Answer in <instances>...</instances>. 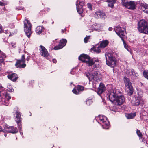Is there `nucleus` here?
Listing matches in <instances>:
<instances>
[{
  "instance_id": "nucleus-1",
  "label": "nucleus",
  "mask_w": 148,
  "mask_h": 148,
  "mask_svg": "<svg viewBox=\"0 0 148 148\" xmlns=\"http://www.w3.org/2000/svg\"><path fill=\"white\" fill-rule=\"evenodd\" d=\"M121 94V92L118 90H112L108 95L109 99L115 105H121L125 101V97Z\"/></svg>"
},
{
  "instance_id": "nucleus-2",
  "label": "nucleus",
  "mask_w": 148,
  "mask_h": 148,
  "mask_svg": "<svg viewBox=\"0 0 148 148\" xmlns=\"http://www.w3.org/2000/svg\"><path fill=\"white\" fill-rule=\"evenodd\" d=\"M79 60L82 62L87 64L89 66H92L93 65L94 68H97V65L95 64L93 59L87 54H82L80 55L78 58Z\"/></svg>"
},
{
  "instance_id": "nucleus-3",
  "label": "nucleus",
  "mask_w": 148,
  "mask_h": 148,
  "mask_svg": "<svg viewBox=\"0 0 148 148\" xmlns=\"http://www.w3.org/2000/svg\"><path fill=\"white\" fill-rule=\"evenodd\" d=\"M137 28L140 33L148 34V23L145 20L139 21L138 22Z\"/></svg>"
},
{
  "instance_id": "nucleus-4",
  "label": "nucleus",
  "mask_w": 148,
  "mask_h": 148,
  "mask_svg": "<svg viewBox=\"0 0 148 148\" xmlns=\"http://www.w3.org/2000/svg\"><path fill=\"white\" fill-rule=\"evenodd\" d=\"M106 64L108 66L114 68L116 66V58L111 53L105 54Z\"/></svg>"
},
{
  "instance_id": "nucleus-5",
  "label": "nucleus",
  "mask_w": 148,
  "mask_h": 148,
  "mask_svg": "<svg viewBox=\"0 0 148 148\" xmlns=\"http://www.w3.org/2000/svg\"><path fill=\"white\" fill-rule=\"evenodd\" d=\"M123 81L127 91V94L129 96L132 95L133 94L134 90L130 80L126 77H124Z\"/></svg>"
},
{
  "instance_id": "nucleus-6",
  "label": "nucleus",
  "mask_w": 148,
  "mask_h": 148,
  "mask_svg": "<svg viewBox=\"0 0 148 148\" xmlns=\"http://www.w3.org/2000/svg\"><path fill=\"white\" fill-rule=\"evenodd\" d=\"M114 30L117 35L121 38L123 42L124 47L127 49V45L126 44L123 39V37L125 36L124 33L125 30V28L120 26H117L114 28Z\"/></svg>"
},
{
  "instance_id": "nucleus-7",
  "label": "nucleus",
  "mask_w": 148,
  "mask_h": 148,
  "mask_svg": "<svg viewBox=\"0 0 148 148\" xmlns=\"http://www.w3.org/2000/svg\"><path fill=\"white\" fill-rule=\"evenodd\" d=\"M100 120L103 127L106 129H108L110 126V123L107 117L103 115H99L97 118Z\"/></svg>"
},
{
  "instance_id": "nucleus-8",
  "label": "nucleus",
  "mask_w": 148,
  "mask_h": 148,
  "mask_svg": "<svg viewBox=\"0 0 148 148\" xmlns=\"http://www.w3.org/2000/svg\"><path fill=\"white\" fill-rule=\"evenodd\" d=\"M24 23V30L27 36L29 38L32 34V25L30 22L27 19H26Z\"/></svg>"
},
{
  "instance_id": "nucleus-9",
  "label": "nucleus",
  "mask_w": 148,
  "mask_h": 148,
  "mask_svg": "<svg viewBox=\"0 0 148 148\" xmlns=\"http://www.w3.org/2000/svg\"><path fill=\"white\" fill-rule=\"evenodd\" d=\"M25 62V55H23L22 56L21 59L17 60L15 65L16 68H24L26 66Z\"/></svg>"
},
{
  "instance_id": "nucleus-10",
  "label": "nucleus",
  "mask_w": 148,
  "mask_h": 148,
  "mask_svg": "<svg viewBox=\"0 0 148 148\" xmlns=\"http://www.w3.org/2000/svg\"><path fill=\"white\" fill-rule=\"evenodd\" d=\"M126 0H122L121 4L123 6L130 9L134 10L136 9V4L135 2L133 1H127Z\"/></svg>"
},
{
  "instance_id": "nucleus-11",
  "label": "nucleus",
  "mask_w": 148,
  "mask_h": 148,
  "mask_svg": "<svg viewBox=\"0 0 148 148\" xmlns=\"http://www.w3.org/2000/svg\"><path fill=\"white\" fill-rule=\"evenodd\" d=\"M138 96L135 98L134 100H133L131 103L133 106H138L140 105L142 106L144 104V102L142 98V96L140 95L138 93Z\"/></svg>"
},
{
  "instance_id": "nucleus-12",
  "label": "nucleus",
  "mask_w": 148,
  "mask_h": 148,
  "mask_svg": "<svg viewBox=\"0 0 148 148\" xmlns=\"http://www.w3.org/2000/svg\"><path fill=\"white\" fill-rule=\"evenodd\" d=\"M86 77L88 78L90 81H98L99 80L100 77L97 71L94 72L92 74H89V75H86Z\"/></svg>"
},
{
  "instance_id": "nucleus-13",
  "label": "nucleus",
  "mask_w": 148,
  "mask_h": 148,
  "mask_svg": "<svg viewBox=\"0 0 148 148\" xmlns=\"http://www.w3.org/2000/svg\"><path fill=\"white\" fill-rule=\"evenodd\" d=\"M94 16L97 19H101L105 20L107 18L105 12L102 10H98L95 12Z\"/></svg>"
},
{
  "instance_id": "nucleus-14",
  "label": "nucleus",
  "mask_w": 148,
  "mask_h": 148,
  "mask_svg": "<svg viewBox=\"0 0 148 148\" xmlns=\"http://www.w3.org/2000/svg\"><path fill=\"white\" fill-rule=\"evenodd\" d=\"M15 114H16V121L18 125V127L20 129H21L22 128V126L21 123L22 120L21 117V114L18 110H16Z\"/></svg>"
},
{
  "instance_id": "nucleus-15",
  "label": "nucleus",
  "mask_w": 148,
  "mask_h": 148,
  "mask_svg": "<svg viewBox=\"0 0 148 148\" xmlns=\"http://www.w3.org/2000/svg\"><path fill=\"white\" fill-rule=\"evenodd\" d=\"M67 42V40L65 39L61 40L58 45L54 47V49L55 50H58L62 49L66 45Z\"/></svg>"
},
{
  "instance_id": "nucleus-16",
  "label": "nucleus",
  "mask_w": 148,
  "mask_h": 148,
  "mask_svg": "<svg viewBox=\"0 0 148 148\" xmlns=\"http://www.w3.org/2000/svg\"><path fill=\"white\" fill-rule=\"evenodd\" d=\"M40 48L39 50L41 55L46 58L48 57L49 53L45 48L42 45H40Z\"/></svg>"
},
{
  "instance_id": "nucleus-17",
  "label": "nucleus",
  "mask_w": 148,
  "mask_h": 148,
  "mask_svg": "<svg viewBox=\"0 0 148 148\" xmlns=\"http://www.w3.org/2000/svg\"><path fill=\"white\" fill-rule=\"evenodd\" d=\"M106 90V87L103 83H101L99 86V87L97 89V92L99 95L100 96L101 94L105 91Z\"/></svg>"
},
{
  "instance_id": "nucleus-18",
  "label": "nucleus",
  "mask_w": 148,
  "mask_h": 148,
  "mask_svg": "<svg viewBox=\"0 0 148 148\" xmlns=\"http://www.w3.org/2000/svg\"><path fill=\"white\" fill-rule=\"evenodd\" d=\"M84 90V87L79 85L77 86L76 88H74L72 90V92L76 95H78L81 94V92Z\"/></svg>"
},
{
  "instance_id": "nucleus-19",
  "label": "nucleus",
  "mask_w": 148,
  "mask_h": 148,
  "mask_svg": "<svg viewBox=\"0 0 148 148\" xmlns=\"http://www.w3.org/2000/svg\"><path fill=\"white\" fill-rule=\"evenodd\" d=\"M7 77L10 80L14 82H15L18 78L17 75L14 73L8 74L7 75Z\"/></svg>"
},
{
  "instance_id": "nucleus-20",
  "label": "nucleus",
  "mask_w": 148,
  "mask_h": 148,
  "mask_svg": "<svg viewBox=\"0 0 148 148\" xmlns=\"http://www.w3.org/2000/svg\"><path fill=\"white\" fill-rule=\"evenodd\" d=\"M6 129V131L8 133L15 134L18 132V130L17 128L13 126L7 127Z\"/></svg>"
},
{
  "instance_id": "nucleus-21",
  "label": "nucleus",
  "mask_w": 148,
  "mask_h": 148,
  "mask_svg": "<svg viewBox=\"0 0 148 148\" xmlns=\"http://www.w3.org/2000/svg\"><path fill=\"white\" fill-rule=\"evenodd\" d=\"M101 48L100 46L98 47H93L90 49V51L91 52L93 51L94 52L96 53H99L101 52V49H100Z\"/></svg>"
},
{
  "instance_id": "nucleus-22",
  "label": "nucleus",
  "mask_w": 148,
  "mask_h": 148,
  "mask_svg": "<svg viewBox=\"0 0 148 148\" xmlns=\"http://www.w3.org/2000/svg\"><path fill=\"white\" fill-rule=\"evenodd\" d=\"M44 28L42 26H38L36 29V32L38 34H40L44 31Z\"/></svg>"
},
{
  "instance_id": "nucleus-23",
  "label": "nucleus",
  "mask_w": 148,
  "mask_h": 148,
  "mask_svg": "<svg viewBox=\"0 0 148 148\" xmlns=\"http://www.w3.org/2000/svg\"><path fill=\"white\" fill-rule=\"evenodd\" d=\"M141 8L145 12L148 13V5L147 4H143L141 5Z\"/></svg>"
},
{
  "instance_id": "nucleus-24",
  "label": "nucleus",
  "mask_w": 148,
  "mask_h": 148,
  "mask_svg": "<svg viewBox=\"0 0 148 148\" xmlns=\"http://www.w3.org/2000/svg\"><path fill=\"white\" fill-rule=\"evenodd\" d=\"M109 43V42L108 40L102 41L100 44L99 46L101 48H105L107 47Z\"/></svg>"
},
{
  "instance_id": "nucleus-25",
  "label": "nucleus",
  "mask_w": 148,
  "mask_h": 148,
  "mask_svg": "<svg viewBox=\"0 0 148 148\" xmlns=\"http://www.w3.org/2000/svg\"><path fill=\"white\" fill-rule=\"evenodd\" d=\"M107 2L108 3V6L110 7L111 8H113L114 7V4L116 2H113V1L110 0H107Z\"/></svg>"
},
{
  "instance_id": "nucleus-26",
  "label": "nucleus",
  "mask_w": 148,
  "mask_h": 148,
  "mask_svg": "<svg viewBox=\"0 0 148 148\" xmlns=\"http://www.w3.org/2000/svg\"><path fill=\"white\" fill-rule=\"evenodd\" d=\"M76 5L77 6V10L78 13L79 14H82L83 12V10L82 7H80L79 5H77V3H76Z\"/></svg>"
},
{
  "instance_id": "nucleus-27",
  "label": "nucleus",
  "mask_w": 148,
  "mask_h": 148,
  "mask_svg": "<svg viewBox=\"0 0 148 148\" xmlns=\"http://www.w3.org/2000/svg\"><path fill=\"white\" fill-rule=\"evenodd\" d=\"M143 76L145 78L148 80V70H145L143 72Z\"/></svg>"
},
{
  "instance_id": "nucleus-28",
  "label": "nucleus",
  "mask_w": 148,
  "mask_h": 148,
  "mask_svg": "<svg viewBox=\"0 0 148 148\" xmlns=\"http://www.w3.org/2000/svg\"><path fill=\"white\" fill-rule=\"evenodd\" d=\"M136 115V114L135 113H131L127 114L126 115V117L127 119H132L134 118Z\"/></svg>"
},
{
  "instance_id": "nucleus-29",
  "label": "nucleus",
  "mask_w": 148,
  "mask_h": 148,
  "mask_svg": "<svg viewBox=\"0 0 148 148\" xmlns=\"http://www.w3.org/2000/svg\"><path fill=\"white\" fill-rule=\"evenodd\" d=\"M131 73L133 76L136 77H138L139 76L138 73L136 72L133 69H131Z\"/></svg>"
},
{
  "instance_id": "nucleus-30",
  "label": "nucleus",
  "mask_w": 148,
  "mask_h": 148,
  "mask_svg": "<svg viewBox=\"0 0 148 148\" xmlns=\"http://www.w3.org/2000/svg\"><path fill=\"white\" fill-rule=\"evenodd\" d=\"M92 103V100L91 99H88L87 100L86 103V104L88 105H90Z\"/></svg>"
},
{
  "instance_id": "nucleus-31",
  "label": "nucleus",
  "mask_w": 148,
  "mask_h": 148,
  "mask_svg": "<svg viewBox=\"0 0 148 148\" xmlns=\"http://www.w3.org/2000/svg\"><path fill=\"white\" fill-rule=\"evenodd\" d=\"M4 96L8 101H9L11 98V97L10 96V94L7 92L5 94Z\"/></svg>"
},
{
  "instance_id": "nucleus-32",
  "label": "nucleus",
  "mask_w": 148,
  "mask_h": 148,
  "mask_svg": "<svg viewBox=\"0 0 148 148\" xmlns=\"http://www.w3.org/2000/svg\"><path fill=\"white\" fill-rule=\"evenodd\" d=\"M136 133L137 135L140 138H142L143 135L142 134V133L141 132L140 130H139L138 129H137L136 131Z\"/></svg>"
},
{
  "instance_id": "nucleus-33",
  "label": "nucleus",
  "mask_w": 148,
  "mask_h": 148,
  "mask_svg": "<svg viewBox=\"0 0 148 148\" xmlns=\"http://www.w3.org/2000/svg\"><path fill=\"white\" fill-rule=\"evenodd\" d=\"M93 59L94 62H95V64H96L97 65V66H98L99 64L98 63L100 60L98 59V58H92Z\"/></svg>"
},
{
  "instance_id": "nucleus-34",
  "label": "nucleus",
  "mask_w": 148,
  "mask_h": 148,
  "mask_svg": "<svg viewBox=\"0 0 148 148\" xmlns=\"http://www.w3.org/2000/svg\"><path fill=\"white\" fill-rule=\"evenodd\" d=\"M90 36H87L84 39V42L85 43H87L89 40L90 38Z\"/></svg>"
},
{
  "instance_id": "nucleus-35",
  "label": "nucleus",
  "mask_w": 148,
  "mask_h": 148,
  "mask_svg": "<svg viewBox=\"0 0 148 148\" xmlns=\"http://www.w3.org/2000/svg\"><path fill=\"white\" fill-rule=\"evenodd\" d=\"M88 8L90 10H92V5L90 3H88L87 4Z\"/></svg>"
},
{
  "instance_id": "nucleus-36",
  "label": "nucleus",
  "mask_w": 148,
  "mask_h": 148,
  "mask_svg": "<svg viewBox=\"0 0 148 148\" xmlns=\"http://www.w3.org/2000/svg\"><path fill=\"white\" fill-rule=\"evenodd\" d=\"M76 3H77V4H78L77 3V2ZM79 5H79L80 7H83L84 5V2L83 1H80L79 3Z\"/></svg>"
},
{
  "instance_id": "nucleus-37",
  "label": "nucleus",
  "mask_w": 148,
  "mask_h": 148,
  "mask_svg": "<svg viewBox=\"0 0 148 148\" xmlns=\"http://www.w3.org/2000/svg\"><path fill=\"white\" fill-rule=\"evenodd\" d=\"M4 30L3 29V27L0 24V33H2L4 32Z\"/></svg>"
},
{
  "instance_id": "nucleus-38",
  "label": "nucleus",
  "mask_w": 148,
  "mask_h": 148,
  "mask_svg": "<svg viewBox=\"0 0 148 148\" xmlns=\"http://www.w3.org/2000/svg\"><path fill=\"white\" fill-rule=\"evenodd\" d=\"M8 91L9 92H12L14 91V90L11 87L9 88L8 89Z\"/></svg>"
},
{
  "instance_id": "nucleus-39",
  "label": "nucleus",
  "mask_w": 148,
  "mask_h": 148,
  "mask_svg": "<svg viewBox=\"0 0 148 148\" xmlns=\"http://www.w3.org/2000/svg\"><path fill=\"white\" fill-rule=\"evenodd\" d=\"M50 10V8H45L44 11H47V12H49Z\"/></svg>"
},
{
  "instance_id": "nucleus-40",
  "label": "nucleus",
  "mask_w": 148,
  "mask_h": 148,
  "mask_svg": "<svg viewBox=\"0 0 148 148\" xmlns=\"http://www.w3.org/2000/svg\"><path fill=\"white\" fill-rule=\"evenodd\" d=\"M52 62L54 63H56L57 61V60L56 59H53L52 60Z\"/></svg>"
},
{
  "instance_id": "nucleus-41",
  "label": "nucleus",
  "mask_w": 148,
  "mask_h": 148,
  "mask_svg": "<svg viewBox=\"0 0 148 148\" xmlns=\"http://www.w3.org/2000/svg\"><path fill=\"white\" fill-rule=\"evenodd\" d=\"M30 58L31 57L30 56H28L27 57L26 60L27 61V62H28L30 60Z\"/></svg>"
},
{
  "instance_id": "nucleus-42",
  "label": "nucleus",
  "mask_w": 148,
  "mask_h": 148,
  "mask_svg": "<svg viewBox=\"0 0 148 148\" xmlns=\"http://www.w3.org/2000/svg\"><path fill=\"white\" fill-rule=\"evenodd\" d=\"M141 139V140L142 142L143 143H144L145 142V140L144 139V138H143L142 137V138H140Z\"/></svg>"
},
{
  "instance_id": "nucleus-43",
  "label": "nucleus",
  "mask_w": 148,
  "mask_h": 148,
  "mask_svg": "<svg viewBox=\"0 0 148 148\" xmlns=\"http://www.w3.org/2000/svg\"><path fill=\"white\" fill-rule=\"evenodd\" d=\"M66 29H62L61 30V32L62 34H63L64 32L65 31H66Z\"/></svg>"
},
{
  "instance_id": "nucleus-44",
  "label": "nucleus",
  "mask_w": 148,
  "mask_h": 148,
  "mask_svg": "<svg viewBox=\"0 0 148 148\" xmlns=\"http://www.w3.org/2000/svg\"><path fill=\"white\" fill-rule=\"evenodd\" d=\"M113 28L111 27H109L108 28V30L109 31H111L112 30Z\"/></svg>"
},
{
  "instance_id": "nucleus-45",
  "label": "nucleus",
  "mask_w": 148,
  "mask_h": 148,
  "mask_svg": "<svg viewBox=\"0 0 148 148\" xmlns=\"http://www.w3.org/2000/svg\"><path fill=\"white\" fill-rule=\"evenodd\" d=\"M96 26H97V27H98L99 28H100L99 27H100V24H98L96 25Z\"/></svg>"
},
{
  "instance_id": "nucleus-46",
  "label": "nucleus",
  "mask_w": 148,
  "mask_h": 148,
  "mask_svg": "<svg viewBox=\"0 0 148 148\" xmlns=\"http://www.w3.org/2000/svg\"><path fill=\"white\" fill-rule=\"evenodd\" d=\"M70 73L72 75H74V73H73V69L71 70L70 71Z\"/></svg>"
},
{
  "instance_id": "nucleus-47",
  "label": "nucleus",
  "mask_w": 148,
  "mask_h": 148,
  "mask_svg": "<svg viewBox=\"0 0 148 148\" xmlns=\"http://www.w3.org/2000/svg\"><path fill=\"white\" fill-rule=\"evenodd\" d=\"M0 5H4V3L2 2H0Z\"/></svg>"
},
{
  "instance_id": "nucleus-48",
  "label": "nucleus",
  "mask_w": 148,
  "mask_h": 148,
  "mask_svg": "<svg viewBox=\"0 0 148 148\" xmlns=\"http://www.w3.org/2000/svg\"><path fill=\"white\" fill-rule=\"evenodd\" d=\"M2 128L1 126H0V132L2 131Z\"/></svg>"
},
{
  "instance_id": "nucleus-49",
  "label": "nucleus",
  "mask_w": 148,
  "mask_h": 148,
  "mask_svg": "<svg viewBox=\"0 0 148 148\" xmlns=\"http://www.w3.org/2000/svg\"><path fill=\"white\" fill-rule=\"evenodd\" d=\"M111 1H113V2H116V1L117 0H110Z\"/></svg>"
},
{
  "instance_id": "nucleus-50",
  "label": "nucleus",
  "mask_w": 148,
  "mask_h": 148,
  "mask_svg": "<svg viewBox=\"0 0 148 148\" xmlns=\"http://www.w3.org/2000/svg\"><path fill=\"white\" fill-rule=\"evenodd\" d=\"M94 29L96 31H97V29H96V28H94Z\"/></svg>"
},
{
  "instance_id": "nucleus-51",
  "label": "nucleus",
  "mask_w": 148,
  "mask_h": 148,
  "mask_svg": "<svg viewBox=\"0 0 148 148\" xmlns=\"http://www.w3.org/2000/svg\"><path fill=\"white\" fill-rule=\"evenodd\" d=\"M1 91L0 90V97L1 96Z\"/></svg>"
},
{
  "instance_id": "nucleus-52",
  "label": "nucleus",
  "mask_w": 148,
  "mask_h": 148,
  "mask_svg": "<svg viewBox=\"0 0 148 148\" xmlns=\"http://www.w3.org/2000/svg\"><path fill=\"white\" fill-rule=\"evenodd\" d=\"M11 36V35L10 34L9 35V36Z\"/></svg>"
}]
</instances>
